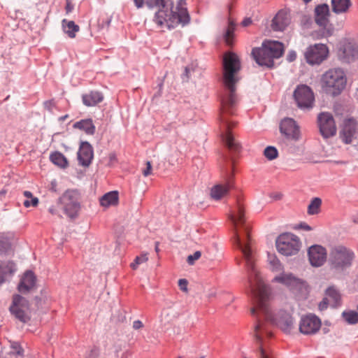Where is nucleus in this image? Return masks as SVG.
<instances>
[{
  "label": "nucleus",
  "mask_w": 358,
  "mask_h": 358,
  "mask_svg": "<svg viewBox=\"0 0 358 358\" xmlns=\"http://www.w3.org/2000/svg\"><path fill=\"white\" fill-rule=\"evenodd\" d=\"M247 243H244L238 233L236 234V243L241 250L245 261L248 273V282L252 295L253 306L250 309L251 314L259 317L262 315L268 322L278 325L282 331L289 333L293 327V318L291 315L284 310L273 314L269 306V290L263 282L255 263V257L250 248V238L248 226L245 227Z\"/></svg>",
  "instance_id": "1"
},
{
  "label": "nucleus",
  "mask_w": 358,
  "mask_h": 358,
  "mask_svg": "<svg viewBox=\"0 0 358 358\" xmlns=\"http://www.w3.org/2000/svg\"><path fill=\"white\" fill-rule=\"evenodd\" d=\"M240 69L238 57L233 52L226 53L223 59V90L220 95V121L225 129L222 139L228 149L234 153L239 152L241 146L230 131L231 127L236 125V122L229 121V116L235 113L238 101L236 85L238 81L237 73Z\"/></svg>",
  "instance_id": "2"
},
{
  "label": "nucleus",
  "mask_w": 358,
  "mask_h": 358,
  "mask_svg": "<svg viewBox=\"0 0 358 358\" xmlns=\"http://www.w3.org/2000/svg\"><path fill=\"white\" fill-rule=\"evenodd\" d=\"M150 8L159 7L155 13L154 21L161 28L172 29L179 24L185 26L189 22L190 17L187 9L185 0H178L169 7L166 0H146Z\"/></svg>",
  "instance_id": "3"
},
{
  "label": "nucleus",
  "mask_w": 358,
  "mask_h": 358,
  "mask_svg": "<svg viewBox=\"0 0 358 358\" xmlns=\"http://www.w3.org/2000/svg\"><path fill=\"white\" fill-rule=\"evenodd\" d=\"M322 89L334 96L339 94L345 88L346 78L341 69H331L325 72L322 77Z\"/></svg>",
  "instance_id": "4"
},
{
  "label": "nucleus",
  "mask_w": 358,
  "mask_h": 358,
  "mask_svg": "<svg viewBox=\"0 0 358 358\" xmlns=\"http://www.w3.org/2000/svg\"><path fill=\"white\" fill-rule=\"evenodd\" d=\"M273 281L282 284L296 294L302 296H306L308 292V286L306 282L291 273L282 272L276 275Z\"/></svg>",
  "instance_id": "5"
},
{
  "label": "nucleus",
  "mask_w": 358,
  "mask_h": 358,
  "mask_svg": "<svg viewBox=\"0 0 358 358\" xmlns=\"http://www.w3.org/2000/svg\"><path fill=\"white\" fill-rule=\"evenodd\" d=\"M275 245L278 252L285 256L295 255L301 248L299 238L291 233L280 235L276 239Z\"/></svg>",
  "instance_id": "6"
},
{
  "label": "nucleus",
  "mask_w": 358,
  "mask_h": 358,
  "mask_svg": "<svg viewBox=\"0 0 358 358\" xmlns=\"http://www.w3.org/2000/svg\"><path fill=\"white\" fill-rule=\"evenodd\" d=\"M355 257L354 252L343 245H336L331 248L329 260L331 265L336 268L349 266Z\"/></svg>",
  "instance_id": "7"
},
{
  "label": "nucleus",
  "mask_w": 358,
  "mask_h": 358,
  "mask_svg": "<svg viewBox=\"0 0 358 358\" xmlns=\"http://www.w3.org/2000/svg\"><path fill=\"white\" fill-rule=\"evenodd\" d=\"M10 311L20 321L25 323L30 320L29 304L27 299L20 295H14Z\"/></svg>",
  "instance_id": "8"
},
{
  "label": "nucleus",
  "mask_w": 358,
  "mask_h": 358,
  "mask_svg": "<svg viewBox=\"0 0 358 358\" xmlns=\"http://www.w3.org/2000/svg\"><path fill=\"white\" fill-rule=\"evenodd\" d=\"M327 47L322 43L310 45L304 52V57L308 64L318 65L321 64L328 56Z\"/></svg>",
  "instance_id": "9"
},
{
  "label": "nucleus",
  "mask_w": 358,
  "mask_h": 358,
  "mask_svg": "<svg viewBox=\"0 0 358 358\" xmlns=\"http://www.w3.org/2000/svg\"><path fill=\"white\" fill-rule=\"evenodd\" d=\"M65 213L71 218L77 216L80 210L78 195L75 192L67 191L59 199Z\"/></svg>",
  "instance_id": "10"
},
{
  "label": "nucleus",
  "mask_w": 358,
  "mask_h": 358,
  "mask_svg": "<svg viewBox=\"0 0 358 358\" xmlns=\"http://www.w3.org/2000/svg\"><path fill=\"white\" fill-rule=\"evenodd\" d=\"M255 336L256 341L259 345L261 358H272L269 351L264 347V337H271V332L260 319H258L257 323L255 326Z\"/></svg>",
  "instance_id": "11"
},
{
  "label": "nucleus",
  "mask_w": 358,
  "mask_h": 358,
  "mask_svg": "<svg viewBox=\"0 0 358 358\" xmlns=\"http://www.w3.org/2000/svg\"><path fill=\"white\" fill-rule=\"evenodd\" d=\"M320 132L324 138L332 137L336 134V126L330 113H322L318 115Z\"/></svg>",
  "instance_id": "12"
},
{
  "label": "nucleus",
  "mask_w": 358,
  "mask_h": 358,
  "mask_svg": "<svg viewBox=\"0 0 358 358\" xmlns=\"http://www.w3.org/2000/svg\"><path fill=\"white\" fill-rule=\"evenodd\" d=\"M321 320L315 315L308 314L303 316L299 322V331L304 335L315 334L320 329Z\"/></svg>",
  "instance_id": "13"
},
{
  "label": "nucleus",
  "mask_w": 358,
  "mask_h": 358,
  "mask_svg": "<svg viewBox=\"0 0 358 358\" xmlns=\"http://www.w3.org/2000/svg\"><path fill=\"white\" fill-rule=\"evenodd\" d=\"M294 96L299 108H312L314 101V95L309 87L306 85L298 87L294 91Z\"/></svg>",
  "instance_id": "14"
},
{
  "label": "nucleus",
  "mask_w": 358,
  "mask_h": 358,
  "mask_svg": "<svg viewBox=\"0 0 358 358\" xmlns=\"http://www.w3.org/2000/svg\"><path fill=\"white\" fill-rule=\"evenodd\" d=\"M308 255L310 264L315 267L321 266L327 260V250L320 245L310 246L308 250Z\"/></svg>",
  "instance_id": "15"
},
{
  "label": "nucleus",
  "mask_w": 358,
  "mask_h": 358,
  "mask_svg": "<svg viewBox=\"0 0 358 358\" xmlns=\"http://www.w3.org/2000/svg\"><path fill=\"white\" fill-rule=\"evenodd\" d=\"M251 54L255 61L259 66L267 68L273 67L274 59L270 55L263 45L260 48H253Z\"/></svg>",
  "instance_id": "16"
},
{
  "label": "nucleus",
  "mask_w": 358,
  "mask_h": 358,
  "mask_svg": "<svg viewBox=\"0 0 358 358\" xmlns=\"http://www.w3.org/2000/svg\"><path fill=\"white\" fill-rule=\"evenodd\" d=\"M280 129L287 138L298 140L300 137L299 127L292 118H285L282 120Z\"/></svg>",
  "instance_id": "17"
},
{
  "label": "nucleus",
  "mask_w": 358,
  "mask_h": 358,
  "mask_svg": "<svg viewBox=\"0 0 358 358\" xmlns=\"http://www.w3.org/2000/svg\"><path fill=\"white\" fill-rule=\"evenodd\" d=\"M94 152L92 145L88 142H83L78 152V159L83 166H88L93 159Z\"/></svg>",
  "instance_id": "18"
},
{
  "label": "nucleus",
  "mask_w": 358,
  "mask_h": 358,
  "mask_svg": "<svg viewBox=\"0 0 358 358\" xmlns=\"http://www.w3.org/2000/svg\"><path fill=\"white\" fill-rule=\"evenodd\" d=\"M290 17L286 10H280L272 20L271 27L274 31H283L289 24Z\"/></svg>",
  "instance_id": "19"
},
{
  "label": "nucleus",
  "mask_w": 358,
  "mask_h": 358,
  "mask_svg": "<svg viewBox=\"0 0 358 358\" xmlns=\"http://www.w3.org/2000/svg\"><path fill=\"white\" fill-rule=\"evenodd\" d=\"M262 45L273 59L281 57L284 53L285 48L281 42L268 40L264 41Z\"/></svg>",
  "instance_id": "20"
},
{
  "label": "nucleus",
  "mask_w": 358,
  "mask_h": 358,
  "mask_svg": "<svg viewBox=\"0 0 358 358\" xmlns=\"http://www.w3.org/2000/svg\"><path fill=\"white\" fill-rule=\"evenodd\" d=\"M232 176H227V180L224 185L219 184L215 185L210 191L212 198L219 200L226 196L230 188L232 187Z\"/></svg>",
  "instance_id": "21"
},
{
  "label": "nucleus",
  "mask_w": 358,
  "mask_h": 358,
  "mask_svg": "<svg viewBox=\"0 0 358 358\" xmlns=\"http://www.w3.org/2000/svg\"><path fill=\"white\" fill-rule=\"evenodd\" d=\"M356 130V121L354 119H346L341 131V137L345 143L352 142V138Z\"/></svg>",
  "instance_id": "22"
},
{
  "label": "nucleus",
  "mask_w": 358,
  "mask_h": 358,
  "mask_svg": "<svg viewBox=\"0 0 358 358\" xmlns=\"http://www.w3.org/2000/svg\"><path fill=\"white\" fill-rule=\"evenodd\" d=\"M315 22L321 27H326L329 22V8L327 4L318 5L315 9Z\"/></svg>",
  "instance_id": "23"
},
{
  "label": "nucleus",
  "mask_w": 358,
  "mask_h": 358,
  "mask_svg": "<svg viewBox=\"0 0 358 358\" xmlns=\"http://www.w3.org/2000/svg\"><path fill=\"white\" fill-rule=\"evenodd\" d=\"M35 276L31 271H27L18 285V290L20 292H27L35 285Z\"/></svg>",
  "instance_id": "24"
},
{
  "label": "nucleus",
  "mask_w": 358,
  "mask_h": 358,
  "mask_svg": "<svg viewBox=\"0 0 358 358\" xmlns=\"http://www.w3.org/2000/svg\"><path fill=\"white\" fill-rule=\"evenodd\" d=\"M244 213L245 210L243 205L241 202L240 199H238L236 210H234L231 215V219L236 227L244 224L245 220Z\"/></svg>",
  "instance_id": "25"
},
{
  "label": "nucleus",
  "mask_w": 358,
  "mask_h": 358,
  "mask_svg": "<svg viewBox=\"0 0 358 358\" xmlns=\"http://www.w3.org/2000/svg\"><path fill=\"white\" fill-rule=\"evenodd\" d=\"M84 105L88 107L94 106L103 99L102 94L98 91H91L82 96Z\"/></svg>",
  "instance_id": "26"
},
{
  "label": "nucleus",
  "mask_w": 358,
  "mask_h": 358,
  "mask_svg": "<svg viewBox=\"0 0 358 358\" xmlns=\"http://www.w3.org/2000/svg\"><path fill=\"white\" fill-rule=\"evenodd\" d=\"M343 57L347 62H350L358 57V45L347 43L343 48Z\"/></svg>",
  "instance_id": "27"
},
{
  "label": "nucleus",
  "mask_w": 358,
  "mask_h": 358,
  "mask_svg": "<svg viewBox=\"0 0 358 358\" xmlns=\"http://www.w3.org/2000/svg\"><path fill=\"white\" fill-rule=\"evenodd\" d=\"M15 271V264L8 262L5 264H0V285L3 283L7 277L12 275Z\"/></svg>",
  "instance_id": "28"
},
{
  "label": "nucleus",
  "mask_w": 358,
  "mask_h": 358,
  "mask_svg": "<svg viewBox=\"0 0 358 358\" xmlns=\"http://www.w3.org/2000/svg\"><path fill=\"white\" fill-rule=\"evenodd\" d=\"M62 24L63 30L68 36L71 38H75L76 33L80 30L79 26L76 24L73 21H69L66 19L62 20Z\"/></svg>",
  "instance_id": "29"
},
{
  "label": "nucleus",
  "mask_w": 358,
  "mask_h": 358,
  "mask_svg": "<svg viewBox=\"0 0 358 358\" xmlns=\"http://www.w3.org/2000/svg\"><path fill=\"white\" fill-rule=\"evenodd\" d=\"M73 127L84 131L87 134H94L95 132V126L92 120L90 119L82 120L76 122L73 124Z\"/></svg>",
  "instance_id": "30"
},
{
  "label": "nucleus",
  "mask_w": 358,
  "mask_h": 358,
  "mask_svg": "<svg viewBox=\"0 0 358 358\" xmlns=\"http://www.w3.org/2000/svg\"><path fill=\"white\" fill-rule=\"evenodd\" d=\"M118 202V194L117 192H110L104 194L100 199V204L104 207L115 206Z\"/></svg>",
  "instance_id": "31"
},
{
  "label": "nucleus",
  "mask_w": 358,
  "mask_h": 358,
  "mask_svg": "<svg viewBox=\"0 0 358 358\" xmlns=\"http://www.w3.org/2000/svg\"><path fill=\"white\" fill-rule=\"evenodd\" d=\"M326 300L329 302V306L336 307L340 302L341 296L334 287H329L326 291Z\"/></svg>",
  "instance_id": "32"
},
{
  "label": "nucleus",
  "mask_w": 358,
  "mask_h": 358,
  "mask_svg": "<svg viewBox=\"0 0 358 358\" xmlns=\"http://www.w3.org/2000/svg\"><path fill=\"white\" fill-rule=\"evenodd\" d=\"M332 10L336 13L347 12L350 6V0H331Z\"/></svg>",
  "instance_id": "33"
},
{
  "label": "nucleus",
  "mask_w": 358,
  "mask_h": 358,
  "mask_svg": "<svg viewBox=\"0 0 358 358\" xmlns=\"http://www.w3.org/2000/svg\"><path fill=\"white\" fill-rule=\"evenodd\" d=\"M50 161L55 165L61 167L66 168L68 166V162L64 155L59 152H55L50 155Z\"/></svg>",
  "instance_id": "34"
},
{
  "label": "nucleus",
  "mask_w": 358,
  "mask_h": 358,
  "mask_svg": "<svg viewBox=\"0 0 358 358\" xmlns=\"http://www.w3.org/2000/svg\"><path fill=\"white\" fill-rule=\"evenodd\" d=\"M322 200L318 197L313 198L308 206V214L310 215H317L320 212Z\"/></svg>",
  "instance_id": "35"
},
{
  "label": "nucleus",
  "mask_w": 358,
  "mask_h": 358,
  "mask_svg": "<svg viewBox=\"0 0 358 358\" xmlns=\"http://www.w3.org/2000/svg\"><path fill=\"white\" fill-rule=\"evenodd\" d=\"M235 28V23L232 20H229L228 27L224 36V41L228 45H232L234 43Z\"/></svg>",
  "instance_id": "36"
},
{
  "label": "nucleus",
  "mask_w": 358,
  "mask_h": 358,
  "mask_svg": "<svg viewBox=\"0 0 358 358\" xmlns=\"http://www.w3.org/2000/svg\"><path fill=\"white\" fill-rule=\"evenodd\" d=\"M268 262L273 271H281L283 266L275 255H268Z\"/></svg>",
  "instance_id": "37"
},
{
  "label": "nucleus",
  "mask_w": 358,
  "mask_h": 358,
  "mask_svg": "<svg viewBox=\"0 0 358 358\" xmlns=\"http://www.w3.org/2000/svg\"><path fill=\"white\" fill-rule=\"evenodd\" d=\"M12 244L10 240L4 236L0 237V252L8 253L12 250Z\"/></svg>",
  "instance_id": "38"
},
{
  "label": "nucleus",
  "mask_w": 358,
  "mask_h": 358,
  "mask_svg": "<svg viewBox=\"0 0 358 358\" xmlns=\"http://www.w3.org/2000/svg\"><path fill=\"white\" fill-rule=\"evenodd\" d=\"M24 196L28 199L25 200L23 203L26 208H29L31 206H36L38 203V199L36 197H34L31 192L29 191L24 192Z\"/></svg>",
  "instance_id": "39"
},
{
  "label": "nucleus",
  "mask_w": 358,
  "mask_h": 358,
  "mask_svg": "<svg viewBox=\"0 0 358 358\" xmlns=\"http://www.w3.org/2000/svg\"><path fill=\"white\" fill-rule=\"evenodd\" d=\"M343 317L349 324H354L358 323V313L355 311L343 312Z\"/></svg>",
  "instance_id": "40"
},
{
  "label": "nucleus",
  "mask_w": 358,
  "mask_h": 358,
  "mask_svg": "<svg viewBox=\"0 0 358 358\" xmlns=\"http://www.w3.org/2000/svg\"><path fill=\"white\" fill-rule=\"evenodd\" d=\"M148 260V254H142L141 256H137L134 262H132L130 264V266L132 269L136 270L137 269L138 266L143 264L146 262Z\"/></svg>",
  "instance_id": "41"
},
{
  "label": "nucleus",
  "mask_w": 358,
  "mask_h": 358,
  "mask_svg": "<svg viewBox=\"0 0 358 358\" xmlns=\"http://www.w3.org/2000/svg\"><path fill=\"white\" fill-rule=\"evenodd\" d=\"M264 156L269 160H273L278 157V150L273 146H268L264 151Z\"/></svg>",
  "instance_id": "42"
},
{
  "label": "nucleus",
  "mask_w": 358,
  "mask_h": 358,
  "mask_svg": "<svg viewBox=\"0 0 358 358\" xmlns=\"http://www.w3.org/2000/svg\"><path fill=\"white\" fill-rule=\"evenodd\" d=\"M201 256V252L200 251L195 252L193 255H189L187 257V262L189 265H193L196 260L199 259Z\"/></svg>",
  "instance_id": "43"
},
{
  "label": "nucleus",
  "mask_w": 358,
  "mask_h": 358,
  "mask_svg": "<svg viewBox=\"0 0 358 358\" xmlns=\"http://www.w3.org/2000/svg\"><path fill=\"white\" fill-rule=\"evenodd\" d=\"M188 282L186 279H180L178 280V287L180 289L185 293L188 292Z\"/></svg>",
  "instance_id": "44"
},
{
  "label": "nucleus",
  "mask_w": 358,
  "mask_h": 358,
  "mask_svg": "<svg viewBox=\"0 0 358 358\" xmlns=\"http://www.w3.org/2000/svg\"><path fill=\"white\" fill-rule=\"evenodd\" d=\"M152 173V165L150 162H146V168L143 170V175L147 177Z\"/></svg>",
  "instance_id": "45"
},
{
  "label": "nucleus",
  "mask_w": 358,
  "mask_h": 358,
  "mask_svg": "<svg viewBox=\"0 0 358 358\" xmlns=\"http://www.w3.org/2000/svg\"><path fill=\"white\" fill-rule=\"evenodd\" d=\"M65 9L67 14L71 13L73 10V5L72 4L71 0H66Z\"/></svg>",
  "instance_id": "46"
},
{
  "label": "nucleus",
  "mask_w": 358,
  "mask_h": 358,
  "mask_svg": "<svg viewBox=\"0 0 358 358\" xmlns=\"http://www.w3.org/2000/svg\"><path fill=\"white\" fill-rule=\"evenodd\" d=\"M329 305V302L326 300L324 297L323 300L319 303V309L320 310H323L327 308V306Z\"/></svg>",
  "instance_id": "47"
},
{
  "label": "nucleus",
  "mask_w": 358,
  "mask_h": 358,
  "mask_svg": "<svg viewBox=\"0 0 358 358\" xmlns=\"http://www.w3.org/2000/svg\"><path fill=\"white\" fill-rule=\"evenodd\" d=\"M108 160V165H113L117 161L116 155L115 153H110Z\"/></svg>",
  "instance_id": "48"
},
{
  "label": "nucleus",
  "mask_w": 358,
  "mask_h": 358,
  "mask_svg": "<svg viewBox=\"0 0 358 358\" xmlns=\"http://www.w3.org/2000/svg\"><path fill=\"white\" fill-rule=\"evenodd\" d=\"M296 58V54L295 52L294 51H292V52H289L287 55V60L289 62H293L294 60H295Z\"/></svg>",
  "instance_id": "49"
},
{
  "label": "nucleus",
  "mask_w": 358,
  "mask_h": 358,
  "mask_svg": "<svg viewBox=\"0 0 358 358\" xmlns=\"http://www.w3.org/2000/svg\"><path fill=\"white\" fill-rule=\"evenodd\" d=\"M143 326V323L140 320H136L133 323V328L135 329H139L142 328Z\"/></svg>",
  "instance_id": "50"
},
{
  "label": "nucleus",
  "mask_w": 358,
  "mask_h": 358,
  "mask_svg": "<svg viewBox=\"0 0 358 358\" xmlns=\"http://www.w3.org/2000/svg\"><path fill=\"white\" fill-rule=\"evenodd\" d=\"M299 227L305 231H307L313 230V228L306 223L300 224Z\"/></svg>",
  "instance_id": "51"
},
{
  "label": "nucleus",
  "mask_w": 358,
  "mask_h": 358,
  "mask_svg": "<svg viewBox=\"0 0 358 358\" xmlns=\"http://www.w3.org/2000/svg\"><path fill=\"white\" fill-rule=\"evenodd\" d=\"M252 24V20L251 18L250 17H246L245 18L242 22H241V24L243 26V27H248L249 25H250Z\"/></svg>",
  "instance_id": "52"
},
{
  "label": "nucleus",
  "mask_w": 358,
  "mask_h": 358,
  "mask_svg": "<svg viewBox=\"0 0 358 358\" xmlns=\"http://www.w3.org/2000/svg\"><path fill=\"white\" fill-rule=\"evenodd\" d=\"M133 1L135 3V6L138 8H142L145 3L144 0H133Z\"/></svg>",
  "instance_id": "53"
},
{
  "label": "nucleus",
  "mask_w": 358,
  "mask_h": 358,
  "mask_svg": "<svg viewBox=\"0 0 358 358\" xmlns=\"http://www.w3.org/2000/svg\"><path fill=\"white\" fill-rule=\"evenodd\" d=\"M20 355V351H17L16 352H12L9 353V356L10 357V358H17V357Z\"/></svg>",
  "instance_id": "54"
},
{
  "label": "nucleus",
  "mask_w": 358,
  "mask_h": 358,
  "mask_svg": "<svg viewBox=\"0 0 358 358\" xmlns=\"http://www.w3.org/2000/svg\"><path fill=\"white\" fill-rule=\"evenodd\" d=\"M6 194V190L0 191V200H1L5 196Z\"/></svg>",
  "instance_id": "55"
},
{
  "label": "nucleus",
  "mask_w": 358,
  "mask_h": 358,
  "mask_svg": "<svg viewBox=\"0 0 358 358\" xmlns=\"http://www.w3.org/2000/svg\"><path fill=\"white\" fill-rule=\"evenodd\" d=\"M49 211L51 214L52 215H56L57 214V210L55 208H54L53 207H51L49 208Z\"/></svg>",
  "instance_id": "56"
},
{
  "label": "nucleus",
  "mask_w": 358,
  "mask_h": 358,
  "mask_svg": "<svg viewBox=\"0 0 358 358\" xmlns=\"http://www.w3.org/2000/svg\"><path fill=\"white\" fill-rule=\"evenodd\" d=\"M155 251L157 252H158L159 251V242H156L155 243Z\"/></svg>",
  "instance_id": "57"
},
{
  "label": "nucleus",
  "mask_w": 358,
  "mask_h": 358,
  "mask_svg": "<svg viewBox=\"0 0 358 358\" xmlns=\"http://www.w3.org/2000/svg\"><path fill=\"white\" fill-rule=\"evenodd\" d=\"M305 3H308L309 1H310L311 0H303Z\"/></svg>",
  "instance_id": "58"
},
{
  "label": "nucleus",
  "mask_w": 358,
  "mask_h": 358,
  "mask_svg": "<svg viewBox=\"0 0 358 358\" xmlns=\"http://www.w3.org/2000/svg\"><path fill=\"white\" fill-rule=\"evenodd\" d=\"M211 296H215V292H213L210 294Z\"/></svg>",
  "instance_id": "59"
},
{
  "label": "nucleus",
  "mask_w": 358,
  "mask_h": 358,
  "mask_svg": "<svg viewBox=\"0 0 358 358\" xmlns=\"http://www.w3.org/2000/svg\"><path fill=\"white\" fill-rule=\"evenodd\" d=\"M185 71L187 73L188 72V69L187 68H185Z\"/></svg>",
  "instance_id": "60"
},
{
  "label": "nucleus",
  "mask_w": 358,
  "mask_h": 358,
  "mask_svg": "<svg viewBox=\"0 0 358 358\" xmlns=\"http://www.w3.org/2000/svg\"><path fill=\"white\" fill-rule=\"evenodd\" d=\"M53 185H55V184H54V182H52V189H53Z\"/></svg>",
  "instance_id": "61"
},
{
  "label": "nucleus",
  "mask_w": 358,
  "mask_h": 358,
  "mask_svg": "<svg viewBox=\"0 0 358 358\" xmlns=\"http://www.w3.org/2000/svg\"><path fill=\"white\" fill-rule=\"evenodd\" d=\"M178 358H181V357H178Z\"/></svg>",
  "instance_id": "62"
},
{
  "label": "nucleus",
  "mask_w": 358,
  "mask_h": 358,
  "mask_svg": "<svg viewBox=\"0 0 358 358\" xmlns=\"http://www.w3.org/2000/svg\"><path fill=\"white\" fill-rule=\"evenodd\" d=\"M201 358H204V357H201Z\"/></svg>",
  "instance_id": "63"
}]
</instances>
